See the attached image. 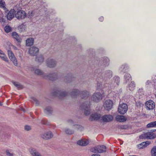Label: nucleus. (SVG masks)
I'll list each match as a JSON object with an SVG mask.
<instances>
[{
    "label": "nucleus",
    "mask_w": 156,
    "mask_h": 156,
    "mask_svg": "<svg viewBox=\"0 0 156 156\" xmlns=\"http://www.w3.org/2000/svg\"><path fill=\"white\" fill-rule=\"evenodd\" d=\"M135 87V85L134 82L132 81L129 85L128 87V89L130 91L134 90Z\"/></svg>",
    "instance_id": "obj_27"
},
{
    "label": "nucleus",
    "mask_w": 156,
    "mask_h": 156,
    "mask_svg": "<svg viewBox=\"0 0 156 156\" xmlns=\"http://www.w3.org/2000/svg\"><path fill=\"white\" fill-rule=\"evenodd\" d=\"M34 43V39L32 38H30L26 40V45L27 46L32 45Z\"/></svg>",
    "instance_id": "obj_23"
},
{
    "label": "nucleus",
    "mask_w": 156,
    "mask_h": 156,
    "mask_svg": "<svg viewBox=\"0 0 156 156\" xmlns=\"http://www.w3.org/2000/svg\"><path fill=\"white\" fill-rule=\"evenodd\" d=\"M34 73L36 74L39 75H43V72L40 69H36L34 70Z\"/></svg>",
    "instance_id": "obj_36"
},
{
    "label": "nucleus",
    "mask_w": 156,
    "mask_h": 156,
    "mask_svg": "<svg viewBox=\"0 0 156 156\" xmlns=\"http://www.w3.org/2000/svg\"><path fill=\"white\" fill-rule=\"evenodd\" d=\"M109 84L110 86L111 87H112L117 85H116V82H115V81H113V78L111 79V81L109 83Z\"/></svg>",
    "instance_id": "obj_39"
},
{
    "label": "nucleus",
    "mask_w": 156,
    "mask_h": 156,
    "mask_svg": "<svg viewBox=\"0 0 156 156\" xmlns=\"http://www.w3.org/2000/svg\"><path fill=\"white\" fill-rule=\"evenodd\" d=\"M52 111V108L50 107H48L45 109L44 110V112L46 114L51 113Z\"/></svg>",
    "instance_id": "obj_35"
},
{
    "label": "nucleus",
    "mask_w": 156,
    "mask_h": 156,
    "mask_svg": "<svg viewBox=\"0 0 156 156\" xmlns=\"http://www.w3.org/2000/svg\"><path fill=\"white\" fill-rule=\"evenodd\" d=\"M79 94L80 95V96L83 98H87L90 95L89 93L86 91H84L80 92L78 90L75 89L71 93V95L72 97L76 96Z\"/></svg>",
    "instance_id": "obj_1"
},
{
    "label": "nucleus",
    "mask_w": 156,
    "mask_h": 156,
    "mask_svg": "<svg viewBox=\"0 0 156 156\" xmlns=\"http://www.w3.org/2000/svg\"><path fill=\"white\" fill-rule=\"evenodd\" d=\"M2 105V103L1 102H0V105Z\"/></svg>",
    "instance_id": "obj_59"
},
{
    "label": "nucleus",
    "mask_w": 156,
    "mask_h": 156,
    "mask_svg": "<svg viewBox=\"0 0 156 156\" xmlns=\"http://www.w3.org/2000/svg\"><path fill=\"white\" fill-rule=\"evenodd\" d=\"M131 80V76L130 74L126 73L124 76V82L125 83H127L129 81Z\"/></svg>",
    "instance_id": "obj_25"
},
{
    "label": "nucleus",
    "mask_w": 156,
    "mask_h": 156,
    "mask_svg": "<svg viewBox=\"0 0 156 156\" xmlns=\"http://www.w3.org/2000/svg\"><path fill=\"white\" fill-rule=\"evenodd\" d=\"M8 55L10 60L13 62L16 66L18 65L17 60L16 58L14 53L10 50H7Z\"/></svg>",
    "instance_id": "obj_5"
},
{
    "label": "nucleus",
    "mask_w": 156,
    "mask_h": 156,
    "mask_svg": "<svg viewBox=\"0 0 156 156\" xmlns=\"http://www.w3.org/2000/svg\"><path fill=\"white\" fill-rule=\"evenodd\" d=\"M16 17L18 20L24 19L27 16V14L25 11L23 10H18L15 14Z\"/></svg>",
    "instance_id": "obj_4"
},
{
    "label": "nucleus",
    "mask_w": 156,
    "mask_h": 156,
    "mask_svg": "<svg viewBox=\"0 0 156 156\" xmlns=\"http://www.w3.org/2000/svg\"><path fill=\"white\" fill-rule=\"evenodd\" d=\"M29 151L30 154L32 156H42L39 152L34 148H30Z\"/></svg>",
    "instance_id": "obj_17"
},
{
    "label": "nucleus",
    "mask_w": 156,
    "mask_h": 156,
    "mask_svg": "<svg viewBox=\"0 0 156 156\" xmlns=\"http://www.w3.org/2000/svg\"><path fill=\"white\" fill-rule=\"evenodd\" d=\"M53 135L51 131L46 132L41 135L42 138L45 139H48L52 138Z\"/></svg>",
    "instance_id": "obj_15"
},
{
    "label": "nucleus",
    "mask_w": 156,
    "mask_h": 156,
    "mask_svg": "<svg viewBox=\"0 0 156 156\" xmlns=\"http://www.w3.org/2000/svg\"><path fill=\"white\" fill-rule=\"evenodd\" d=\"M102 98V95L99 92L95 93L91 98L92 100L95 102H98Z\"/></svg>",
    "instance_id": "obj_7"
},
{
    "label": "nucleus",
    "mask_w": 156,
    "mask_h": 156,
    "mask_svg": "<svg viewBox=\"0 0 156 156\" xmlns=\"http://www.w3.org/2000/svg\"><path fill=\"white\" fill-rule=\"evenodd\" d=\"M113 103L112 101L110 100H106L103 104V106L105 109L109 111L112 108Z\"/></svg>",
    "instance_id": "obj_9"
},
{
    "label": "nucleus",
    "mask_w": 156,
    "mask_h": 156,
    "mask_svg": "<svg viewBox=\"0 0 156 156\" xmlns=\"http://www.w3.org/2000/svg\"><path fill=\"white\" fill-rule=\"evenodd\" d=\"M146 127L148 128H156V121L151 122L147 124Z\"/></svg>",
    "instance_id": "obj_26"
},
{
    "label": "nucleus",
    "mask_w": 156,
    "mask_h": 156,
    "mask_svg": "<svg viewBox=\"0 0 156 156\" xmlns=\"http://www.w3.org/2000/svg\"><path fill=\"white\" fill-rule=\"evenodd\" d=\"M109 59L107 57H105L101 61L102 65L105 66H108L109 63Z\"/></svg>",
    "instance_id": "obj_24"
},
{
    "label": "nucleus",
    "mask_w": 156,
    "mask_h": 156,
    "mask_svg": "<svg viewBox=\"0 0 156 156\" xmlns=\"http://www.w3.org/2000/svg\"><path fill=\"white\" fill-rule=\"evenodd\" d=\"M89 143V140L85 139H82L77 141V144L78 145L85 146L88 145Z\"/></svg>",
    "instance_id": "obj_14"
},
{
    "label": "nucleus",
    "mask_w": 156,
    "mask_h": 156,
    "mask_svg": "<svg viewBox=\"0 0 156 156\" xmlns=\"http://www.w3.org/2000/svg\"><path fill=\"white\" fill-rule=\"evenodd\" d=\"M0 22H5V20L4 19L2 18L0 19Z\"/></svg>",
    "instance_id": "obj_54"
},
{
    "label": "nucleus",
    "mask_w": 156,
    "mask_h": 156,
    "mask_svg": "<svg viewBox=\"0 0 156 156\" xmlns=\"http://www.w3.org/2000/svg\"><path fill=\"white\" fill-rule=\"evenodd\" d=\"M39 51V50L38 48L33 46L29 48L28 52L30 55L34 56Z\"/></svg>",
    "instance_id": "obj_13"
},
{
    "label": "nucleus",
    "mask_w": 156,
    "mask_h": 156,
    "mask_svg": "<svg viewBox=\"0 0 156 156\" xmlns=\"http://www.w3.org/2000/svg\"><path fill=\"white\" fill-rule=\"evenodd\" d=\"M106 147L104 145L96 146L91 148L90 151L94 153H103L106 152Z\"/></svg>",
    "instance_id": "obj_2"
},
{
    "label": "nucleus",
    "mask_w": 156,
    "mask_h": 156,
    "mask_svg": "<svg viewBox=\"0 0 156 156\" xmlns=\"http://www.w3.org/2000/svg\"><path fill=\"white\" fill-rule=\"evenodd\" d=\"M6 154L8 156H13V153H10L8 150L6 151Z\"/></svg>",
    "instance_id": "obj_45"
},
{
    "label": "nucleus",
    "mask_w": 156,
    "mask_h": 156,
    "mask_svg": "<svg viewBox=\"0 0 156 156\" xmlns=\"http://www.w3.org/2000/svg\"><path fill=\"white\" fill-rule=\"evenodd\" d=\"M144 142L146 143V147L147 146V145H149L151 143V142L150 141Z\"/></svg>",
    "instance_id": "obj_55"
},
{
    "label": "nucleus",
    "mask_w": 156,
    "mask_h": 156,
    "mask_svg": "<svg viewBox=\"0 0 156 156\" xmlns=\"http://www.w3.org/2000/svg\"><path fill=\"white\" fill-rule=\"evenodd\" d=\"M156 137L154 133L151 132H148L141 134L139 136L140 139H154Z\"/></svg>",
    "instance_id": "obj_3"
},
{
    "label": "nucleus",
    "mask_w": 156,
    "mask_h": 156,
    "mask_svg": "<svg viewBox=\"0 0 156 156\" xmlns=\"http://www.w3.org/2000/svg\"><path fill=\"white\" fill-rule=\"evenodd\" d=\"M137 146L139 148H143L146 147V143L144 142L138 145Z\"/></svg>",
    "instance_id": "obj_40"
},
{
    "label": "nucleus",
    "mask_w": 156,
    "mask_h": 156,
    "mask_svg": "<svg viewBox=\"0 0 156 156\" xmlns=\"http://www.w3.org/2000/svg\"><path fill=\"white\" fill-rule=\"evenodd\" d=\"M127 66L126 64L122 65L119 68V70L121 72H124L126 71L125 68H126Z\"/></svg>",
    "instance_id": "obj_34"
},
{
    "label": "nucleus",
    "mask_w": 156,
    "mask_h": 156,
    "mask_svg": "<svg viewBox=\"0 0 156 156\" xmlns=\"http://www.w3.org/2000/svg\"><path fill=\"white\" fill-rule=\"evenodd\" d=\"M11 28L9 26H6L5 27V31L6 33L9 32L11 30Z\"/></svg>",
    "instance_id": "obj_41"
},
{
    "label": "nucleus",
    "mask_w": 156,
    "mask_h": 156,
    "mask_svg": "<svg viewBox=\"0 0 156 156\" xmlns=\"http://www.w3.org/2000/svg\"><path fill=\"white\" fill-rule=\"evenodd\" d=\"M5 55L3 52L0 49V58H1V57L4 56Z\"/></svg>",
    "instance_id": "obj_49"
},
{
    "label": "nucleus",
    "mask_w": 156,
    "mask_h": 156,
    "mask_svg": "<svg viewBox=\"0 0 156 156\" xmlns=\"http://www.w3.org/2000/svg\"><path fill=\"white\" fill-rule=\"evenodd\" d=\"M156 131V129H152V130H151V131L152 132H155Z\"/></svg>",
    "instance_id": "obj_57"
},
{
    "label": "nucleus",
    "mask_w": 156,
    "mask_h": 156,
    "mask_svg": "<svg viewBox=\"0 0 156 156\" xmlns=\"http://www.w3.org/2000/svg\"><path fill=\"white\" fill-rule=\"evenodd\" d=\"M151 153V156H156V146H154L152 147Z\"/></svg>",
    "instance_id": "obj_32"
},
{
    "label": "nucleus",
    "mask_w": 156,
    "mask_h": 156,
    "mask_svg": "<svg viewBox=\"0 0 156 156\" xmlns=\"http://www.w3.org/2000/svg\"><path fill=\"white\" fill-rule=\"evenodd\" d=\"M1 58L6 62H9L8 59L5 55L4 56L1 57Z\"/></svg>",
    "instance_id": "obj_43"
},
{
    "label": "nucleus",
    "mask_w": 156,
    "mask_h": 156,
    "mask_svg": "<svg viewBox=\"0 0 156 156\" xmlns=\"http://www.w3.org/2000/svg\"><path fill=\"white\" fill-rule=\"evenodd\" d=\"M151 82L150 81L148 80L145 83V86L147 87L148 86L150 85L151 84Z\"/></svg>",
    "instance_id": "obj_47"
},
{
    "label": "nucleus",
    "mask_w": 156,
    "mask_h": 156,
    "mask_svg": "<svg viewBox=\"0 0 156 156\" xmlns=\"http://www.w3.org/2000/svg\"><path fill=\"white\" fill-rule=\"evenodd\" d=\"M34 14V12L32 10H30L27 14V16L28 18H31L33 17Z\"/></svg>",
    "instance_id": "obj_33"
},
{
    "label": "nucleus",
    "mask_w": 156,
    "mask_h": 156,
    "mask_svg": "<svg viewBox=\"0 0 156 156\" xmlns=\"http://www.w3.org/2000/svg\"><path fill=\"white\" fill-rule=\"evenodd\" d=\"M47 66L49 68L55 67L56 64V61L53 59L48 58L46 61Z\"/></svg>",
    "instance_id": "obj_11"
},
{
    "label": "nucleus",
    "mask_w": 156,
    "mask_h": 156,
    "mask_svg": "<svg viewBox=\"0 0 156 156\" xmlns=\"http://www.w3.org/2000/svg\"><path fill=\"white\" fill-rule=\"evenodd\" d=\"M145 106H146L147 109L152 110L155 108V104L153 101L149 100L145 103Z\"/></svg>",
    "instance_id": "obj_12"
},
{
    "label": "nucleus",
    "mask_w": 156,
    "mask_h": 156,
    "mask_svg": "<svg viewBox=\"0 0 156 156\" xmlns=\"http://www.w3.org/2000/svg\"><path fill=\"white\" fill-rule=\"evenodd\" d=\"M115 119L118 122H123L126 120L127 119L123 115H118L116 116Z\"/></svg>",
    "instance_id": "obj_20"
},
{
    "label": "nucleus",
    "mask_w": 156,
    "mask_h": 156,
    "mask_svg": "<svg viewBox=\"0 0 156 156\" xmlns=\"http://www.w3.org/2000/svg\"><path fill=\"white\" fill-rule=\"evenodd\" d=\"M43 76L45 79L53 81L57 79V75L56 74L54 73L50 74L49 76L44 75Z\"/></svg>",
    "instance_id": "obj_18"
},
{
    "label": "nucleus",
    "mask_w": 156,
    "mask_h": 156,
    "mask_svg": "<svg viewBox=\"0 0 156 156\" xmlns=\"http://www.w3.org/2000/svg\"><path fill=\"white\" fill-rule=\"evenodd\" d=\"M119 128L122 129H125L127 128V127L126 125H120L119 126Z\"/></svg>",
    "instance_id": "obj_46"
},
{
    "label": "nucleus",
    "mask_w": 156,
    "mask_h": 156,
    "mask_svg": "<svg viewBox=\"0 0 156 156\" xmlns=\"http://www.w3.org/2000/svg\"><path fill=\"white\" fill-rule=\"evenodd\" d=\"M11 46L12 47L13 49H14V50H17V48L15 46L13 45H11Z\"/></svg>",
    "instance_id": "obj_52"
},
{
    "label": "nucleus",
    "mask_w": 156,
    "mask_h": 156,
    "mask_svg": "<svg viewBox=\"0 0 156 156\" xmlns=\"http://www.w3.org/2000/svg\"><path fill=\"white\" fill-rule=\"evenodd\" d=\"M114 80L116 82V85H118L119 82V78L117 76H114L113 78V81Z\"/></svg>",
    "instance_id": "obj_37"
},
{
    "label": "nucleus",
    "mask_w": 156,
    "mask_h": 156,
    "mask_svg": "<svg viewBox=\"0 0 156 156\" xmlns=\"http://www.w3.org/2000/svg\"><path fill=\"white\" fill-rule=\"evenodd\" d=\"M99 20L100 21L102 22L104 20V18L102 16L101 17L99 18Z\"/></svg>",
    "instance_id": "obj_53"
},
{
    "label": "nucleus",
    "mask_w": 156,
    "mask_h": 156,
    "mask_svg": "<svg viewBox=\"0 0 156 156\" xmlns=\"http://www.w3.org/2000/svg\"><path fill=\"white\" fill-rule=\"evenodd\" d=\"M15 11L13 9H11L8 13L7 15V17L8 20H11L14 16Z\"/></svg>",
    "instance_id": "obj_19"
},
{
    "label": "nucleus",
    "mask_w": 156,
    "mask_h": 156,
    "mask_svg": "<svg viewBox=\"0 0 156 156\" xmlns=\"http://www.w3.org/2000/svg\"><path fill=\"white\" fill-rule=\"evenodd\" d=\"M101 115L100 114L94 113L92 114L90 117V119L91 121L101 120Z\"/></svg>",
    "instance_id": "obj_16"
},
{
    "label": "nucleus",
    "mask_w": 156,
    "mask_h": 156,
    "mask_svg": "<svg viewBox=\"0 0 156 156\" xmlns=\"http://www.w3.org/2000/svg\"><path fill=\"white\" fill-rule=\"evenodd\" d=\"M31 101L33 102H34L36 105H38L39 104V102L34 97H32L31 98Z\"/></svg>",
    "instance_id": "obj_44"
},
{
    "label": "nucleus",
    "mask_w": 156,
    "mask_h": 156,
    "mask_svg": "<svg viewBox=\"0 0 156 156\" xmlns=\"http://www.w3.org/2000/svg\"><path fill=\"white\" fill-rule=\"evenodd\" d=\"M127 109L128 107L127 105L126 104L123 103L119 105L118 109V111L120 114H124L126 112Z\"/></svg>",
    "instance_id": "obj_8"
},
{
    "label": "nucleus",
    "mask_w": 156,
    "mask_h": 156,
    "mask_svg": "<svg viewBox=\"0 0 156 156\" xmlns=\"http://www.w3.org/2000/svg\"><path fill=\"white\" fill-rule=\"evenodd\" d=\"M24 128L27 131H29L31 129L30 126H25Z\"/></svg>",
    "instance_id": "obj_48"
},
{
    "label": "nucleus",
    "mask_w": 156,
    "mask_h": 156,
    "mask_svg": "<svg viewBox=\"0 0 156 156\" xmlns=\"http://www.w3.org/2000/svg\"><path fill=\"white\" fill-rule=\"evenodd\" d=\"M91 156H101L100 154H92Z\"/></svg>",
    "instance_id": "obj_56"
},
{
    "label": "nucleus",
    "mask_w": 156,
    "mask_h": 156,
    "mask_svg": "<svg viewBox=\"0 0 156 156\" xmlns=\"http://www.w3.org/2000/svg\"><path fill=\"white\" fill-rule=\"evenodd\" d=\"M0 7L4 9H5V4L3 0H0Z\"/></svg>",
    "instance_id": "obj_38"
},
{
    "label": "nucleus",
    "mask_w": 156,
    "mask_h": 156,
    "mask_svg": "<svg viewBox=\"0 0 156 156\" xmlns=\"http://www.w3.org/2000/svg\"><path fill=\"white\" fill-rule=\"evenodd\" d=\"M68 122H73V121L72 120H69Z\"/></svg>",
    "instance_id": "obj_58"
},
{
    "label": "nucleus",
    "mask_w": 156,
    "mask_h": 156,
    "mask_svg": "<svg viewBox=\"0 0 156 156\" xmlns=\"http://www.w3.org/2000/svg\"><path fill=\"white\" fill-rule=\"evenodd\" d=\"M112 76V72L110 70H107L105 73V77L110 79Z\"/></svg>",
    "instance_id": "obj_28"
},
{
    "label": "nucleus",
    "mask_w": 156,
    "mask_h": 156,
    "mask_svg": "<svg viewBox=\"0 0 156 156\" xmlns=\"http://www.w3.org/2000/svg\"><path fill=\"white\" fill-rule=\"evenodd\" d=\"M12 36L17 41H20L19 36L15 32L12 33Z\"/></svg>",
    "instance_id": "obj_31"
},
{
    "label": "nucleus",
    "mask_w": 156,
    "mask_h": 156,
    "mask_svg": "<svg viewBox=\"0 0 156 156\" xmlns=\"http://www.w3.org/2000/svg\"><path fill=\"white\" fill-rule=\"evenodd\" d=\"M90 102H86L83 103L81 106V108L84 110V113L85 115H89L90 111Z\"/></svg>",
    "instance_id": "obj_6"
},
{
    "label": "nucleus",
    "mask_w": 156,
    "mask_h": 156,
    "mask_svg": "<svg viewBox=\"0 0 156 156\" xmlns=\"http://www.w3.org/2000/svg\"><path fill=\"white\" fill-rule=\"evenodd\" d=\"M153 84L154 85V87L156 89V80H153Z\"/></svg>",
    "instance_id": "obj_50"
},
{
    "label": "nucleus",
    "mask_w": 156,
    "mask_h": 156,
    "mask_svg": "<svg viewBox=\"0 0 156 156\" xmlns=\"http://www.w3.org/2000/svg\"><path fill=\"white\" fill-rule=\"evenodd\" d=\"M12 83L18 89H22L23 87L22 85H21L19 83L17 82H12Z\"/></svg>",
    "instance_id": "obj_29"
},
{
    "label": "nucleus",
    "mask_w": 156,
    "mask_h": 156,
    "mask_svg": "<svg viewBox=\"0 0 156 156\" xmlns=\"http://www.w3.org/2000/svg\"><path fill=\"white\" fill-rule=\"evenodd\" d=\"M54 95L57 96L60 98L65 97L67 95V93L66 92H61L60 91H58L57 92H55Z\"/></svg>",
    "instance_id": "obj_22"
},
{
    "label": "nucleus",
    "mask_w": 156,
    "mask_h": 156,
    "mask_svg": "<svg viewBox=\"0 0 156 156\" xmlns=\"http://www.w3.org/2000/svg\"><path fill=\"white\" fill-rule=\"evenodd\" d=\"M143 90V89L142 88H141V89H139V91L140 90Z\"/></svg>",
    "instance_id": "obj_60"
},
{
    "label": "nucleus",
    "mask_w": 156,
    "mask_h": 156,
    "mask_svg": "<svg viewBox=\"0 0 156 156\" xmlns=\"http://www.w3.org/2000/svg\"><path fill=\"white\" fill-rule=\"evenodd\" d=\"M65 132L67 134L71 135L73 133L74 131L69 129H67L65 130Z\"/></svg>",
    "instance_id": "obj_42"
},
{
    "label": "nucleus",
    "mask_w": 156,
    "mask_h": 156,
    "mask_svg": "<svg viewBox=\"0 0 156 156\" xmlns=\"http://www.w3.org/2000/svg\"><path fill=\"white\" fill-rule=\"evenodd\" d=\"M113 119L112 116L110 114L105 115L102 116L101 119V121L104 122H109Z\"/></svg>",
    "instance_id": "obj_10"
},
{
    "label": "nucleus",
    "mask_w": 156,
    "mask_h": 156,
    "mask_svg": "<svg viewBox=\"0 0 156 156\" xmlns=\"http://www.w3.org/2000/svg\"><path fill=\"white\" fill-rule=\"evenodd\" d=\"M44 57L42 55H39L36 56L35 61L39 64H41L44 62Z\"/></svg>",
    "instance_id": "obj_21"
},
{
    "label": "nucleus",
    "mask_w": 156,
    "mask_h": 156,
    "mask_svg": "<svg viewBox=\"0 0 156 156\" xmlns=\"http://www.w3.org/2000/svg\"><path fill=\"white\" fill-rule=\"evenodd\" d=\"M76 127L78 128V129H80L81 130H82V129L83 128L82 126H81L80 125H77L76 126Z\"/></svg>",
    "instance_id": "obj_51"
},
{
    "label": "nucleus",
    "mask_w": 156,
    "mask_h": 156,
    "mask_svg": "<svg viewBox=\"0 0 156 156\" xmlns=\"http://www.w3.org/2000/svg\"><path fill=\"white\" fill-rule=\"evenodd\" d=\"M26 29V26L23 24L20 25L18 27V29L20 32L25 31Z\"/></svg>",
    "instance_id": "obj_30"
}]
</instances>
